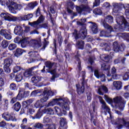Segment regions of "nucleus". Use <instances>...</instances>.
Masks as SVG:
<instances>
[{
	"mask_svg": "<svg viewBox=\"0 0 129 129\" xmlns=\"http://www.w3.org/2000/svg\"><path fill=\"white\" fill-rule=\"evenodd\" d=\"M98 98L100 103L102 104L101 109H102V110H104V111H106L109 114L112 123L116 125V127H117L118 129L121 128L123 125H124V126L127 127V128H129V122H126L123 118L120 119L118 118L116 119V121L115 122H113V121H112V118H113V117H112V115H111V114H110V109H109L107 105H106V103H105V102L104 101L102 97L99 96L98 97Z\"/></svg>",
	"mask_w": 129,
	"mask_h": 129,
	"instance_id": "1",
	"label": "nucleus"
},
{
	"mask_svg": "<svg viewBox=\"0 0 129 129\" xmlns=\"http://www.w3.org/2000/svg\"><path fill=\"white\" fill-rule=\"evenodd\" d=\"M20 44L22 48H25L28 45L35 48H39V47H41V39H32L29 41V38L22 36L21 38Z\"/></svg>",
	"mask_w": 129,
	"mask_h": 129,
	"instance_id": "2",
	"label": "nucleus"
},
{
	"mask_svg": "<svg viewBox=\"0 0 129 129\" xmlns=\"http://www.w3.org/2000/svg\"><path fill=\"white\" fill-rule=\"evenodd\" d=\"M63 102V104L61 103L58 106L54 107V111L58 116L66 114V110L69 109L70 102L68 100H67V101H64Z\"/></svg>",
	"mask_w": 129,
	"mask_h": 129,
	"instance_id": "3",
	"label": "nucleus"
},
{
	"mask_svg": "<svg viewBox=\"0 0 129 129\" xmlns=\"http://www.w3.org/2000/svg\"><path fill=\"white\" fill-rule=\"evenodd\" d=\"M104 99L109 103V104H112L113 103H118L120 104L119 108L120 109H123L124 108V104H125V101L123 100V99L121 97H116L113 100L110 99L108 96L105 95Z\"/></svg>",
	"mask_w": 129,
	"mask_h": 129,
	"instance_id": "4",
	"label": "nucleus"
},
{
	"mask_svg": "<svg viewBox=\"0 0 129 129\" xmlns=\"http://www.w3.org/2000/svg\"><path fill=\"white\" fill-rule=\"evenodd\" d=\"M116 23L118 25L115 27V29H119L120 31H123L124 29H126L129 31V25L125 21V19L122 16H120L116 19Z\"/></svg>",
	"mask_w": 129,
	"mask_h": 129,
	"instance_id": "5",
	"label": "nucleus"
},
{
	"mask_svg": "<svg viewBox=\"0 0 129 129\" xmlns=\"http://www.w3.org/2000/svg\"><path fill=\"white\" fill-rule=\"evenodd\" d=\"M9 3L6 2V7L12 14H17L16 10L22 9V5L17 4L15 3V0H9Z\"/></svg>",
	"mask_w": 129,
	"mask_h": 129,
	"instance_id": "6",
	"label": "nucleus"
},
{
	"mask_svg": "<svg viewBox=\"0 0 129 129\" xmlns=\"http://www.w3.org/2000/svg\"><path fill=\"white\" fill-rule=\"evenodd\" d=\"M44 20H45L44 16H41L37 21H35L33 23L29 22V25L31 27H33V28H35V29H39V28H41L40 24L44 22Z\"/></svg>",
	"mask_w": 129,
	"mask_h": 129,
	"instance_id": "7",
	"label": "nucleus"
},
{
	"mask_svg": "<svg viewBox=\"0 0 129 129\" xmlns=\"http://www.w3.org/2000/svg\"><path fill=\"white\" fill-rule=\"evenodd\" d=\"M1 17L5 21H8L9 22L13 21L15 22L18 18L15 16L11 15L8 13H3L1 14Z\"/></svg>",
	"mask_w": 129,
	"mask_h": 129,
	"instance_id": "8",
	"label": "nucleus"
},
{
	"mask_svg": "<svg viewBox=\"0 0 129 129\" xmlns=\"http://www.w3.org/2000/svg\"><path fill=\"white\" fill-rule=\"evenodd\" d=\"M53 95H54V92H53L52 90H44L41 99V102H45V101H47L49 98V96H53Z\"/></svg>",
	"mask_w": 129,
	"mask_h": 129,
	"instance_id": "9",
	"label": "nucleus"
},
{
	"mask_svg": "<svg viewBox=\"0 0 129 129\" xmlns=\"http://www.w3.org/2000/svg\"><path fill=\"white\" fill-rule=\"evenodd\" d=\"M25 97V91H24V89L20 88L19 93L18 95H17L16 98H13L11 100V103H15L16 101H17V100H21L23 98Z\"/></svg>",
	"mask_w": 129,
	"mask_h": 129,
	"instance_id": "10",
	"label": "nucleus"
},
{
	"mask_svg": "<svg viewBox=\"0 0 129 129\" xmlns=\"http://www.w3.org/2000/svg\"><path fill=\"white\" fill-rule=\"evenodd\" d=\"M2 117L7 121H10V120L16 121V117L14 116H12L9 112L4 113L2 115Z\"/></svg>",
	"mask_w": 129,
	"mask_h": 129,
	"instance_id": "11",
	"label": "nucleus"
},
{
	"mask_svg": "<svg viewBox=\"0 0 129 129\" xmlns=\"http://www.w3.org/2000/svg\"><path fill=\"white\" fill-rule=\"evenodd\" d=\"M62 99L58 98V99H54L52 100L50 102H49L48 104V106H54V105H56V104H61L60 102H62Z\"/></svg>",
	"mask_w": 129,
	"mask_h": 129,
	"instance_id": "12",
	"label": "nucleus"
},
{
	"mask_svg": "<svg viewBox=\"0 0 129 129\" xmlns=\"http://www.w3.org/2000/svg\"><path fill=\"white\" fill-rule=\"evenodd\" d=\"M76 10L77 12L79 13V14L81 13V12H82V11H86V12H88V13H90V11H92V10L90 9L89 7L85 6H81L80 7H77Z\"/></svg>",
	"mask_w": 129,
	"mask_h": 129,
	"instance_id": "13",
	"label": "nucleus"
},
{
	"mask_svg": "<svg viewBox=\"0 0 129 129\" xmlns=\"http://www.w3.org/2000/svg\"><path fill=\"white\" fill-rule=\"evenodd\" d=\"M94 75L97 78H100L101 81H102L103 82H104V81H105V76L102 74L99 73L98 70L95 71Z\"/></svg>",
	"mask_w": 129,
	"mask_h": 129,
	"instance_id": "14",
	"label": "nucleus"
},
{
	"mask_svg": "<svg viewBox=\"0 0 129 129\" xmlns=\"http://www.w3.org/2000/svg\"><path fill=\"white\" fill-rule=\"evenodd\" d=\"M87 34V30H86V28L85 27H83L80 31L79 36L82 39H84V38L86 37Z\"/></svg>",
	"mask_w": 129,
	"mask_h": 129,
	"instance_id": "15",
	"label": "nucleus"
},
{
	"mask_svg": "<svg viewBox=\"0 0 129 129\" xmlns=\"http://www.w3.org/2000/svg\"><path fill=\"white\" fill-rule=\"evenodd\" d=\"M110 68V67H109V64H108V63H104L101 65L102 70L107 71V76H108V77L111 76V74H109V72Z\"/></svg>",
	"mask_w": 129,
	"mask_h": 129,
	"instance_id": "16",
	"label": "nucleus"
},
{
	"mask_svg": "<svg viewBox=\"0 0 129 129\" xmlns=\"http://www.w3.org/2000/svg\"><path fill=\"white\" fill-rule=\"evenodd\" d=\"M14 33L15 35H21L23 33V28L20 26L17 25L15 27Z\"/></svg>",
	"mask_w": 129,
	"mask_h": 129,
	"instance_id": "17",
	"label": "nucleus"
},
{
	"mask_svg": "<svg viewBox=\"0 0 129 129\" xmlns=\"http://www.w3.org/2000/svg\"><path fill=\"white\" fill-rule=\"evenodd\" d=\"M106 92L107 91V88L104 86H101L98 88V93L100 95H103V92Z\"/></svg>",
	"mask_w": 129,
	"mask_h": 129,
	"instance_id": "18",
	"label": "nucleus"
},
{
	"mask_svg": "<svg viewBox=\"0 0 129 129\" xmlns=\"http://www.w3.org/2000/svg\"><path fill=\"white\" fill-rule=\"evenodd\" d=\"M113 85L116 89H121V87H122V83L120 81H114L113 83Z\"/></svg>",
	"mask_w": 129,
	"mask_h": 129,
	"instance_id": "19",
	"label": "nucleus"
},
{
	"mask_svg": "<svg viewBox=\"0 0 129 129\" xmlns=\"http://www.w3.org/2000/svg\"><path fill=\"white\" fill-rule=\"evenodd\" d=\"M82 86L80 87V85H77V90L79 94H81L84 92V81L82 83Z\"/></svg>",
	"mask_w": 129,
	"mask_h": 129,
	"instance_id": "20",
	"label": "nucleus"
},
{
	"mask_svg": "<svg viewBox=\"0 0 129 129\" xmlns=\"http://www.w3.org/2000/svg\"><path fill=\"white\" fill-rule=\"evenodd\" d=\"M35 67H32L27 70L24 74L25 77H29L32 75V71L35 69Z\"/></svg>",
	"mask_w": 129,
	"mask_h": 129,
	"instance_id": "21",
	"label": "nucleus"
},
{
	"mask_svg": "<svg viewBox=\"0 0 129 129\" xmlns=\"http://www.w3.org/2000/svg\"><path fill=\"white\" fill-rule=\"evenodd\" d=\"M42 80V78L39 76H35L32 78L31 81L33 83H38V82H40Z\"/></svg>",
	"mask_w": 129,
	"mask_h": 129,
	"instance_id": "22",
	"label": "nucleus"
},
{
	"mask_svg": "<svg viewBox=\"0 0 129 129\" xmlns=\"http://www.w3.org/2000/svg\"><path fill=\"white\" fill-rule=\"evenodd\" d=\"M38 3L37 2L30 3L28 4L27 8L28 10H33L35 7H37Z\"/></svg>",
	"mask_w": 129,
	"mask_h": 129,
	"instance_id": "23",
	"label": "nucleus"
},
{
	"mask_svg": "<svg viewBox=\"0 0 129 129\" xmlns=\"http://www.w3.org/2000/svg\"><path fill=\"white\" fill-rule=\"evenodd\" d=\"M17 82H21L23 80V73H18L15 77Z\"/></svg>",
	"mask_w": 129,
	"mask_h": 129,
	"instance_id": "24",
	"label": "nucleus"
},
{
	"mask_svg": "<svg viewBox=\"0 0 129 129\" xmlns=\"http://www.w3.org/2000/svg\"><path fill=\"white\" fill-rule=\"evenodd\" d=\"M13 63V59L11 58L6 59L4 60V64L5 66H8L10 67Z\"/></svg>",
	"mask_w": 129,
	"mask_h": 129,
	"instance_id": "25",
	"label": "nucleus"
},
{
	"mask_svg": "<svg viewBox=\"0 0 129 129\" xmlns=\"http://www.w3.org/2000/svg\"><path fill=\"white\" fill-rule=\"evenodd\" d=\"M33 18V14H28L27 15H25L22 17V19L23 21H29V20L32 19Z\"/></svg>",
	"mask_w": 129,
	"mask_h": 129,
	"instance_id": "26",
	"label": "nucleus"
},
{
	"mask_svg": "<svg viewBox=\"0 0 129 129\" xmlns=\"http://www.w3.org/2000/svg\"><path fill=\"white\" fill-rule=\"evenodd\" d=\"M50 73L52 75V78H51V80L53 81L55 78H57V77H59V75L57 74L56 73V70H53L50 71Z\"/></svg>",
	"mask_w": 129,
	"mask_h": 129,
	"instance_id": "27",
	"label": "nucleus"
},
{
	"mask_svg": "<svg viewBox=\"0 0 129 129\" xmlns=\"http://www.w3.org/2000/svg\"><path fill=\"white\" fill-rule=\"evenodd\" d=\"M14 110L16 111H19L21 109V104L19 102H17L13 106Z\"/></svg>",
	"mask_w": 129,
	"mask_h": 129,
	"instance_id": "28",
	"label": "nucleus"
},
{
	"mask_svg": "<svg viewBox=\"0 0 129 129\" xmlns=\"http://www.w3.org/2000/svg\"><path fill=\"white\" fill-rule=\"evenodd\" d=\"M23 52L24 51L21 49L18 48L15 53V56L16 57H19V56H21V55L23 54Z\"/></svg>",
	"mask_w": 129,
	"mask_h": 129,
	"instance_id": "29",
	"label": "nucleus"
},
{
	"mask_svg": "<svg viewBox=\"0 0 129 129\" xmlns=\"http://www.w3.org/2000/svg\"><path fill=\"white\" fill-rule=\"evenodd\" d=\"M8 46H9V42H8V41L4 40L2 42L1 46L2 47V48H4V49H6V48H8Z\"/></svg>",
	"mask_w": 129,
	"mask_h": 129,
	"instance_id": "30",
	"label": "nucleus"
},
{
	"mask_svg": "<svg viewBox=\"0 0 129 129\" xmlns=\"http://www.w3.org/2000/svg\"><path fill=\"white\" fill-rule=\"evenodd\" d=\"M43 113H47V114H54V111L51 108L45 109L43 111Z\"/></svg>",
	"mask_w": 129,
	"mask_h": 129,
	"instance_id": "31",
	"label": "nucleus"
},
{
	"mask_svg": "<svg viewBox=\"0 0 129 129\" xmlns=\"http://www.w3.org/2000/svg\"><path fill=\"white\" fill-rule=\"evenodd\" d=\"M124 8L125 9V14L127 19H129V5L126 4L124 5Z\"/></svg>",
	"mask_w": 129,
	"mask_h": 129,
	"instance_id": "32",
	"label": "nucleus"
},
{
	"mask_svg": "<svg viewBox=\"0 0 129 129\" xmlns=\"http://www.w3.org/2000/svg\"><path fill=\"white\" fill-rule=\"evenodd\" d=\"M91 30L94 34L97 33V25L94 23L92 24Z\"/></svg>",
	"mask_w": 129,
	"mask_h": 129,
	"instance_id": "33",
	"label": "nucleus"
},
{
	"mask_svg": "<svg viewBox=\"0 0 129 129\" xmlns=\"http://www.w3.org/2000/svg\"><path fill=\"white\" fill-rule=\"evenodd\" d=\"M113 49L114 52H118L119 50V47H118V43L117 42H115L113 43Z\"/></svg>",
	"mask_w": 129,
	"mask_h": 129,
	"instance_id": "34",
	"label": "nucleus"
},
{
	"mask_svg": "<svg viewBox=\"0 0 129 129\" xmlns=\"http://www.w3.org/2000/svg\"><path fill=\"white\" fill-rule=\"evenodd\" d=\"M5 85V81H4V79L0 78V91H4V88L3 86Z\"/></svg>",
	"mask_w": 129,
	"mask_h": 129,
	"instance_id": "35",
	"label": "nucleus"
},
{
	"mask_svg": "<svg viewBox=\"0 0 129 129\" xmlns=\"http://www.w3.org/2000/svg\"><path fill=\"white\" fill-rule=\"evenodd\" d=\"M5 39L7 40H11L12 39V35H11V30H8V32L4 36Z\"/></svg>",
	"mask_w": 129,
	"mask_h": 129,
	"instance_id": "36",
	"label": "nucleus"
},
{
	"mask_svg": "<svg viewBox=\"0 0 129 129\" xmlns=\"http://www.w3.org/2000/svg\"><path fill=\"white\" fill-rule=\"evenodd\" d=\"M30 103H32V100H28L27 101H25L23 102V106H24V107H27L28 105L30 104Z\"/></svg>",
	"mask_w": 129,
	"mask_h": 129,
	"instance_id": "37",
	"label": "nucleus"
},
{
	"mask_svg": "<svg viewBox=\"0 0 129 129\" xmlns=\"http://www.w3.org/2000/svg\"><path fill=\"white\" fill-rule=\"evenodd\" d=\"M105 22H108V23H112L113 22V18L111 16H108L105 20Z\"/></svg>",
	"mask_w": 129,
	"mask_h": 129,
	"instance_id": "38",
	"label": "nucleus"
},
{
	"mask_svg": "<svg viewBox=\"0 0 129 129\" xmlns=\"http://www.w3.org/2000/svg\"><path fill=\"white\" fill-rule=\"evenodd\" d=\"M103 26L104 27V28H105V29H108L109 30L110 32H111L112 28L111 27L109 26V25H108V24H107L105 21L103 23Z\"/></svg>",
	"mask_w": 129,
	"mask_h": 129,
	"instance_id": "39",
	"label": "nucleus"
},
{
	"mask_svg": "<svg viewBox=\"0 0 129 129\" xmlns=\"http://www.w3.org/2000/svg\"><path fill=\"white\" fill-rule=\"evenodd\" d=\"M10 88L11 90H17V89H18V87H17L16 84L12 83L10 84Z\"/></svg>",
	"mask_w": 129,
	"mask_h": 129,
	"instance_id": "40",
	"label": "nucleus"
},
{
	"mask_svg": "<svg viewBox=\"0 0 129 129\" xmlns=\"http://www.w3.org/2000/svg\"><path fill=\"white\" fill-rule=\"evenodd\" d=\"M66 119H64L63 118H60V124L61 127H62L64 124H66Z\"/></svg>",
	"mask_w": 129,
	"mask_h": 129,
	"instance_id": "41",
	"label": "nucleus"
},
{
	"mask_svg": "<svg viewBox=\"0 0 129 129\" xmlns=\"http://www.w3.org/2000/svg\"><path fill=\"white\" fill-rule=\"evenodd\" d=\"M8 32H9V30L2 29L0 31V35L5 37Z\"/></svg>",
	"mask_w": 129,
	"mask_h": 129,
	"instance_id": "42",
	"label": "nucleus"
},
{
	"mask_svg": "<svg viewBox=\"0 0 129 129\" xmlns=\"http://www.w3.org/2000/svg\"><path fill=\"white\" fill-rule=\"evenodd\" d=\"M77 45L80 49H83V46H84V42L82 41H80L77 43Z\"/></svg>",
	"mask_w": 129,
	"mask_h": 129,
	"instance_id": "43",
	"label": "nucleus"
},
{
	"mask_svg": "<svg viewBox=\"0 0 129 129\" xmlns=\"http://www.w3.org/2000/svg\"><path fill=\"white\" fill-rule=\"evenodd\" d=\"M129 79V72H127L124 74V75L123 76V80H128Z\"/></svg>",
	"mask_w": 129,
	"mask_h": 129,
	"instance_id": "44",
	"label": "nucleus"
},
{
	"mask_svg": "<svg viewBox=\"0 0 129 129\" xmlns=\"http://www.w3.org/2000/svg\"><path fill=\"white\" fill-rule=\"evenodd\" d=\"M16 48H17V45L16 44H10L9 46V50H15V49H16Z\"/></svg>",
	"mask_w": 129,
	"mask_h": 129,
	"instance_id": "45",
	"label": "nucleus"
},
{
	"mask_svg": "<svg viewBox=\"0 0 129 129\" xmlns=\"http://www.w3.org/2000/svg\"><path fill=\"white\" fill-rule=\"evenodd\" d=\"M4 68L5 72L7 73H11V69H10V67L8 66H4Z\"/></svg>",
	"mask_w": 129,
	"mask_h": 129,
	"instance_id": "46",
	"label": "nucleus"
},
{
	"mask_svg": "<svg viewBox=\"0 0 129 129\" xmlns=\"http://www.w3.org/2000/svg\"><path fill=\"white\" fill-rule=\"evenodd\" d=\"M20 70H21V67L19 66L15 67L13 68V72H14V73H17V72H19Z\"/></svg>",
	"mask_w": 129,
	"mask_h": 129,
	"instance_id": "47",
	"label": "nucleus"
},
{
	"mask_svg": "<svg viewBox=\"0 0 129 129\" xmlns=\"http://www.w3.org/2000/svg\"><path fill=\"white\" fill-rule=\"evenodd\" d=\"M38 93H40V91L39 90H37V91H34L33 92H32L31 93V96H37V94Z\"/></svg>",
	"mask_w": 129,
	"mask_h": 129,
	"instance_id": "48",
	"label": "nucleus"
},
{
	"mask_svg": "<svg viewBox=\"0 0 129 129\" xmlns=\"http://www.w3.org/2000/svg\"><path fill=\"white\" fill-rule=\"evenodd\" d=\"M93 13L95 15H100V13H101V10L98 9H96L93 11Z\"/></svg>",
	"mask_w": 129,
	"mask_h": 129,
	"instance_id": "49",
	"label": "nucleus"
},
{
	"mask_svg": "<svg viewBox=\"0 0 129 129\" xmlns=\"http://www.w3.org/2000/svg\"><path fill=\"white\" fill-rule=\"evenodd\" d=\"M121 35V37L125 38V39H126L129 41V34L123 33Z\"/></svg>",
	"mask_w": 129,
	"mask_h": 129,
	"instance_id": "50",
	"label": "nucleus"
},
{
	"mask_svg": "<svg viewBox=\"0 0 129 129\" xmlns=\"http://www.w3.org/2000/svg\"><path fill=\"white\" fill-rule=\"evenodd\" d=\"M34 106L36 107V108H39V107H41V103L40 101L36 102L34 105Z\"/></svg>",
	"mask_w": 129,
	"mask_h": 129,
	"instance_id": "51",
	"label": "nucleus"
},
{
	"mask_svg": "<svg viewBox=\"0 0 129 129\" xmlns=\"http://www.w3.org/2000/svg\"><path fill=\"white\" fill-rule=\"evenodd\" d=\"M14 42L17 44H21V39L19 37H16L14 39Z\"/></svg>",
	"mask_w": 129,
	"mask_h": 129,
	"instance_id": "52",
	"label": "nucleus"
},
{
	"mask_svg": "<svg viewBox=\"0 0 129 129\" xmlns=\"http://www.w3.org/2000/svg\"><path fill=\"white\" fill-rule=\"evenodd\" d=\"M85 22H86V19H82L81 20V21H78L77 22V24L82 25H83L84 23H85Z\"/></svg>",
	"mask_w": 129,
	"mask_h": 129,
	"instance_id": "53",
	"label": "nucleus"
},
{
	"mask_svg": "<svg viewBox=\"0 0 129 129\" xmlns=\"http://www.w3.org/2000/svg\"><path fill=\"white\" fill-rule=\"evenodd\" d=\"M7 0H0V5L7 7Z\"/></svg>",
	"mask_w": 129,
	"mask_h": 129,
	"instance_id": "54",
	"label": "nucleus"
},
{
	"mask_svg": "<svg viewBox=\"0 0 129 129\" xmlns=\"http://www.w3.org/2000/svg\"><path fill=\"white\" fill-rule=\"evenodd\" d=\"M28 54H29L30 56H32V57H34L36 56V55H37L38 53L35 51H30L28 53Z\"/></svg>",
	"mask_w": 129,
	"mask_h": 129,
	"instance_id": "55",
	"label": "nucleus"
},
{
	"mask_svg": "<svg viewBox=\"0 0 129 129\" xmlns=\"http://www.w3.org/2000/svg\"><path fill=\"white\" fill-rule=\"evenodd\" d=\"M46 67H47V68H48V69L50 70V69H51L52 67V63H51L50 62H46Z\"/></svg>",
	"mask_w": 129,
	"mask_h": 129,
	"instance_id": "56",
	"label": "nucleus"
},
{
	"mask_svg": "<svg viewBox=\"0 0 129 129\" xmlns=\"http://www.w3.org/2000/svg\"><path fill=\"white\" fill-rule=\"evenodd\" d=\"M42 124L39 123H37L36 124H35L34 125V127H36V128H41V127H42Z\"/></svg>",
	"mask_w": 129,
	"mask_h": 129,
	"instance_id": "57",
	"label": "nucleus"
},
{
	"mask_svg": "<svg viewBox=\"0 0 129 129\" xmlns=\"http://www.w3.org/2000/svg\"><path fill=\"white\" fill-rule=\"evenodd\" d=\"M41 116H42V112H41V111H39L37 114L36 115V118H40V117H41Z\"/></svg>",
	"mask_w": 129,
	"mask_h": 129,
	"instance_id": "58",
	"label": "nucleus"
},
{
	"mask_svg": "<svg viewBox=\"0 0 129 129\" xmlns=\"http://www.w3.org/2000/svg\"><path fill=\"white\" fill-rule=\"evenodd\" d=\"M97 6H99V0H96L93 4V7H97Z\"/></svg>",
	"mask_w": 129,
	"mask_h": 129,
	"instance_id": "59",
	"label": "nucleus"
},
{
	"mask_svg": "<svg viewBox=\"0 0 129 129\" xmlns=\"http://www.w3.org/2000/svg\"><path fill=\"white\" fill-rule=\"evenodd\" d=\"M43 121L44 122H50L51 121V120L47 117H45L44 118Z\"/></svg>",
	"mask_w": 129,
	"mask_h": 129,
	"instance_id": "60",
	"label": "nucleus"
},
{
	"mask_svg": "<svg viewBox=\"0 0 129 129\" xmlns=\"http://www.w3.org/2000/svg\"><path fill=\"white\" fill-rule=\"evenodd\" d=\"M6 122L4 121L0 122V126H1V127H4V126H6Z\"/></svg>",
	"mask_w": 129,
	"mask_h": 129,
	"instance_id": "61",
	"label": "nucleus"
},
{
	"mask_svg": "<svg viewBox=\"0 0 129 129\" xmlns=\"http://www.w3.org/2000/svg\"><path fill=\"white\" fill-rule=\"evenodd\" d=\"M112 77L113 79H115V80L118 79V77L117 75H116V73L113 74L112 75Z\"/></svg>",
	"mask_w": 129,
	"mask_h": 129,
	"instance_id": "62",
	"label": "nucleus"
},
{
	"mask_svg": "<svg viewBox=\"0 0 129 129\" xmlns=\"http://www.w3.org/2000/svg\"><path fill=\"white\" fill-rule=\"evenodd\" d=\"M21 128H22V129H32L31 127H27V126H25V125H24V124H22L21 125Z\"/></svg>",
	"mask_w": 129,
	"mask_h": 129,
	"instance_id": "63",
	"label": "nucleus"
},
{
	"mask_svg": "<svg viewBox=\"0 0 129 129\" xmlns=\"http://www.w3.org/2000/svg\"><path fill=\"white\" fill-rule=\"evenodd\" d=\"M74 36L76 39H78V34H77V31L75 30V32H74Z\"/></svg>",
	"mask_w": 129,
	"mask_h": 129,
	"instance_id": "64",
	"label": "nucleus"
}]
</instances>
